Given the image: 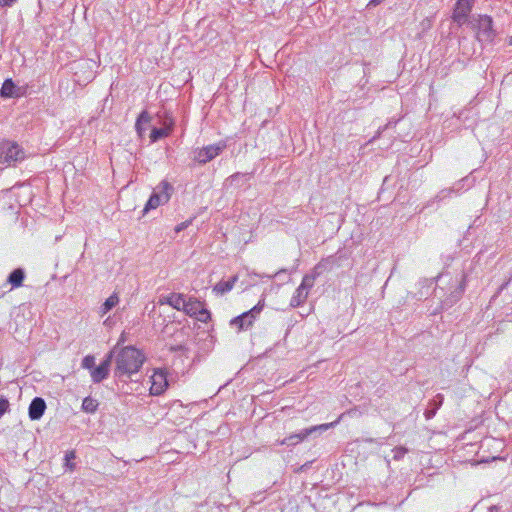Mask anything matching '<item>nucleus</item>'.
Instances as JSON below:
<instances>
[{
	"label": "nucleus",
	"instance_id": "1",
	"mask_svg": "<svg viewBox=\"0 0 512 512\" xmlns=\"http://www.w3.org/2000/svg\"><path fill=\"white\" fill-rule=\"evenodd\" d=\"M113 349H115L113 357H115L114 374L116 377H130L140 370L145 360L140 350L132 346L123 347L120 350H117V347Z\"/></svg>",
	"mask_w": 512,
	"mask_h": 512
},
{
	"label": "nucleus",
	"instance_id": "2",
	"mask_svg": "<svg viewBox=\"0 0 512 512\" xmlns=\"http://www.w3.org/2000/svg\"><path fill=\"white\" fill-rule=\"evenodd\" d=\"M327 269L325 261L319 262L310 274H306L295 294L292 296L290 306L293 308L302 305L308 298L310 289L314 286L315 280Z\"/></svg>",
	"mask_w": 512,
	"mask_h": 512
},
{
	"label": "nucleus",
	"instance_id": "3",
	"mask_svg": "<svg viewBox=\"0 0 512 512\" xmlns=\"http://www.w3.org/2000/svg\"><path fill=\"white\" fill-rule=\"evenodd\" d=\"M471 26L476 32V38L481 43H491L496 32L493 29V21L490 16L478 15L471 20Z\"/></svg>",
	"mask_w": 512,
	"mask_h": 512
},
{
	"label": "nucleus",
	"instance_id": "4",
	"mask_svg": "<svg viewBox=\"0 0 512 512\" xmlns=\"http://www.w3.org/2000/svg\"><path fill=\"white\" fill-rule=\"evenodd\" d=\"M343 416H344V414H341L338 417V419L334 422L312 426L310 428H306V429L302 430L299 433L292 434L289 437H286V438L280 440L278 442V444L279 445H296V444L302 442L303 440H305L309 435H311L312 433H314L316 431H326V430L334 427L335 425H337L340 422V420L343 418Z\"/></svg>",
	"mask_w": 512,
	"mask_h": 512
},
{
	"label": "nucleus",
	"instance_id": "5",
	"mask_svg": "<svg viewBox=\"0 0 512 512\" xmlns=\"http://www.w3.org/2000/svg\"><path fill=\"white\" fill-rule=\"evenodd\" d=\"M25 158L24 151L15 142L3 140L0 142V163L8 164L21 161Z\"/></svg>",
	"mask_w": 512,
	"mask_h": 512
},
{
	"label": "nucleus",
	"instance_id": "6",
	"mask_svg": "<svg viewBox=\"0 0 512 512\" xmlns=\"http://www.w3.org/2000/svg\"><path fill=\"white\" fill-rule=\"evenodd\" d=\"M94 62L92 60H80L74 63V76L78 84H87L94 78Z\"/></svg>",
	"mask_w": 512,
	"mask_h": 512
},
{
	"label": "nucleus",
	"instance_id": "7",
	"mask_svg": "<svg viewBox=\"0 0 512 512\" xmlns=\"http://www.w3.org/2000/svg\"><path fill=\"white\" fill-rule=\"evenodd\" d=\"M225 148L226 143L223 141L208 145L194 152V160L199 164H206L217 157Z\"/></svg>",
	"mask_w": 512,
	"mask_h": 512
},
{
	"label": "nucleus",
	"instance_id": "8",
	"mask_svg": "<svg viewBox=\"0 0 512 512\" xmlns=\"http://www.w3.org/2000/svg\"><path fill=\"white\" fill-rule=\"evenodd\" d=\"M261 301L251 308L249 311L242 313L241 315L233 318L230 322L231 326H236L238 330H244L249 328L256 317L260 314L263 309Z\"/></svg>",
	"mask_w": 512,
	"mask_h": 512
},
{
	"label": "nucleus",
	"instance_id": "9",
	"mask_svg": "<svg viewBox=\"0 0 512 512\" xmlns=\"http://www.w3.org/2000/svg\"><path fill=\"white\" fill-rule=\"evenodd\" d=\"M474 0H457L454 11L453 20L459 25L464 24L472 10Z\"/></svg>",
	"mask_w": 512,
	"mask_h": 512
},
{
	"label": "nucleus",
	"instance_id": "10",
	"mask_svg": "<svg viewBox=\"0 0 512 512\" xmlns=\"http://www.w3.org/2000/svg\"><path fill=\"white\" fill-rule=\"evenodd\" d=\"M115 353L113 349L106 357V359L96 368L91 371V378L94 383H100L102 380L108 377L109 368Z\"/></svg>",
	"mask_w": 512,
	"mask_h": 512
},
{
	"label": "nucleus",
	"instance_id": "11",
	"mask_svg": "<svg viewBox=\"0 0 512 512\" xmlns=\"http://www.w3.org/2000/svg\"><path fill=\"white\" fill-rule=\"evenodd\" d=\"M168 387L166 373L162 370L155 371L151 376L150 393L152 395H161Z\"/></svg>",
	"mask_w": 512,
	"mask_h": 512
},
{
	"label": "nucleus",
	"instance_id": "12",
	"mask_svg": "<svg viewBox=\"0 0 512 512\" xmlns=\"http://www.w3.org/2000/svg\"><path fill=\"white\" fill-rule=\"evenodd\" d=\"M46 410V403L45 401L40 397H35L28 409V414L31 420H38L40 419L44 412Z\"/></svg>",
	"mask_w": 512,
	"mask_h": 512
},
{
	"label": "nucleus",
	"instance_id": "13",
	"mask_svg": "<svg viewBox=\"0 0 512 512\" xmlns=\"http://www.w3.org/2000/svg\"><path fill=\"white\" fill-rule=\"evenodd\" d=\"M237 281H238L237 275H234L227 281H220L213 287V292L216 295H223V294L231 291Z\"/></svg>",
	"mask_w": 512,
	"mask_h": 512
},
{
	"label": "nucleus",
	"instance_id": "14",
	"mask_svg": "<svg viewBox=\"0 0 512 512\" xmlns=\"http://www.w3.org/2000/svg\"><path fill=\"white\" fill-rule=\"evenodd\" d=\"M186 299L182 294L172 293L171 295L165 297V300H160L161 304H168L177 310H183Z\"/></svg>",
	"mask_w": 512,
	"mask_h": 512
},
{
	"label": "nucleus",
	"instance_id": "15",
	"mask_svg": "<svg viewBox=\"0 0 512 512\" xmlns=\"http://www.w3.org/2000/svg\"><path fill=\"white\" fill-rule=\"evenodd\" d=\"M173 188L167 181H162L153 191V194L158 195L162 201L167 203L170 199Z\"/></svg>",
	"mask_w": 512,
	"mask_h": 512
},
{
	"label": "nucleus",
	"instance_id": "16",
	"mask_svg": "<svg viewBox=\"0 0 512 512\" xmlns=\"http://www.w3.org/2000/svg\"><path fill=\"white\" fill-rule=\"evenodd\" d=\"M25 278V272L22 268L13 270L8 276L7 282L11 285V289L22 286Z\"/></svg>",
	"mask_w": 512,
	"mask_h": 512
},
{
	"label": "nucleus",
	"instance_id": "17",
	"mask_svg": "<svg viewBox=\"0 0 512 512\" xmlns=\"http://www.w3.org/2000/svg\"><path fill=\"white\" fill-rule=\"evenodd\" d=\"M172 125L173 121L170 119L168 123L165 122V126L163 128H154L150 134L152 142H156L157 140L168 136L172 130Z\"/></svg>",
	"mask_w": 512,
	"mask_h": 512
},
{
	"label": "nucleus",
	"instance_id": "18",
	"mask_svg": "<svg viewBox=\"0 0 512 512\" xmlns=\"http://www.w3.org/2000/svg\"><path fill=\"white\" fill-rule=\"evenodd\" d=\"M119 303V296L116 292L110 295L99 308V315L103 317Z\"/></svg>",
	"mask_w": 512,
	"mask_h": 512
},
{
	"label": "nucleus",
	"instance_id": "19",
	"mask_svg": "<svg viewBox=\"0 0 512 512\" xmlns=\"http://www.w3.org/2000/svg\"><path fill=\"white\" fill-rule=\"evenodd\" d=\"M202 303L196 299H189L186 300L183 311L191 316L194 317V315H198V312L202 309Z\"/></svg>",
	"mask_w": 512,
	"mask_h": 512
},
{
	"label": "nucleus",
	"instance_id": "20",
	"mask_svg": "<svg viewBox=\"0 0 512 512\" xmlns=\"http://www.w3.org/2000/svg\"><path fill=\"white\" fill-rule=\"evenodd\" d=\"M14 89H15V85H14L13 81L11 79H7L4 81V83L1 87L0 95L2 97H13L15 94Z\"/></svg>",
	"mask_w": 512,
	"mask_h": 512
},
{
	"label": "nucleus",
	"instance_id": "21",
	"mask_svg": "<svg viewBox=\"0 0 512 512\" xmlns=\"http://www.w3.org/2000/svg\"><path fill=\"white\" fill-rule=\"evenodd\" d=\"M151 120V117L149 116V114L146 112V111H143L138 119H137V122H136V130L138 132V134L141 136L144 131H145V128L142 126V124H148Z\"/></svg>",
	"mask_w": 512,
	"mask_h": 512
},
{
	"label": "nucleus",
	"instance_id": "22",
	"mask_svg": "<svg viewBox=\"0 0 512 512\" xmlns=\"http://www.w3.org/2000/svg\"><path fill=\"white\" fill-rule=\"evenodd\" d=\"M98 405L99 403L96 399H93L92 397H86L82 402V409L87 413H94L97 410Z\"/></svg>",
	"mask_w": 512,
	"mask_h": 512
},
{
	"label": "nucleus",
	"instance_id": "23",
	"mask_svg": "<svg viewBox=\"0 0 512 512\" xmlns=\"http://www.w3.org/2000/svg\"><path fill=\"white\" fill-rule=\"evenodd\" d=\"M165 202L161 200V198L156 195V194H153L150 196L145 208H144V213L149 211L150 209H156L158 206H160L161 204H164Z\"/></svg>",
	"mask_w": 512,
	"mask_h": 512
},
{
	"label": "nucleus",
	"instance_id": "24",
	"mask_svg": "<svg viewBox=\"0 0 512 512\" xmlns=\"http://www.w3.org/2000/svg\"><path fill=\"white\" fill-rule=\"evenodd\" d=\"M75 458H76V453L74 450L66 452L65 458H64V460H65L64 466L66 468H68L70 471H73L76 467L75 462H73V460Z\"/></svg>",
	"mask_w": 512,
	"mask_h": 512
},
{
	"label": "nucleus",
	"instance_id": "25",
	"mask_svg": "<svg viewBox=\"0 0 512 512\" xmlns=\"http://www.w3.org/2000/svg\"><path fill=\"white\" fill-rule=\"evenodd\" d=\"M408 452V449L405 448V447H396L393 449V459L396 460V461H399L401 460L405 454Z\"/></svg>",
	"mask_w": 512,
	"mask_h": 512
},
{
	"label": "nucleus",
	"instance_id": "26",
	"mask_svg": "<svg viewBox=\"0 0 512 512\" xmlns=\"http://www.w3.org/2000/svg\"><path fill=\"white\" fill-rule=\"evenodd\" d=\"M95 363V359L91 355H87L82 360V367L85 369H92Z\"/></svg>",
	"mask_w": 512,
	"mask_h": 512
},
{
	"label": "nucleus",
	"instance_id": "27",
	"mask_svg": "<svg viewBox=\"0 0 512 512\" xmlns=\"http://www.w3.org/2000/svg\"><path fill=\"white\" fill-rule=\"evenodd\" d=\"M194 317L201 321L206 322L210 318L209 312L202 306V309L200 312H198V315H194Z\"/></svg>",
	"mask_w": 512,
	"mask_h": 512
},
{
	"label": "nucleus",
	"instance_id": "28",
	"mask_svg": "<svg viewBox=\"0 0 512 512\" xmlns=\"http://www.w3.org/2000/svg\"><path fill=\"white\" fill-rule=\"evenodd\" d=\"M9 408V402L5 398H0V417L6 413Z\"/></svg>",
	"mask_w": 512,
	"mask_h": 512
},
{
	"label": "nucleus",
	"instance_id": "29",
	"mask_svg": "<svg viewBox=\"0 0 512 512\" xmlns=\"http://www.w3.org/2000/svg\"><path fill=\"white\" fill-rule=\"evenodd\" d=\"M443 403V396L441 394L436 395L433 399L432 404L434 405V409H438Z\"/></svg>",
	"mask_w": 512,
	"mask_h": 512
},
{
	"label": "nucleus",
	"instance_id": "30",
	"mask_svg": "<svg viewBox=\"0 0 512 512\" xmlns=\"http://www.w3.org/2000/svg\"><path fill=\"white\" fill-rule=\"evenodd\" d=\"M190 224H191V220H189V221H184V222H182V223L178 224V225L175 227V232H177V233H178V232H180V231H182V230L186 229Z\"/></svg>",
	"mask_w": 512,
	"mask_h": 512
},
{
	"label": "nucleus",
	"instance_id": "31",
	"mask_svg": "<svg viewBox=\"0 0 512 512\" xmlns=\"http://www.w3.org/2000/svg\"><path fill=\"white\" fill-rule=\"evenodd\" d=\"M16 0H0V5L3 7H10L15 3Z\"/></svg>",
	"mask_w": 512,
	"mask_h": 512
},
{
	"label": "nucleus",
	"instance_id": "32",
	"mask_svg": "<svg viewBox=\"0 0 512 512\" xmlns=\"http://www.w3.org/2000/svg\"><path fill=\"white\" fill-rule=\"evenodd\" d=\"M436 413V409H433V410H428L425 412V416L426 418L430 419L431 417H433Z\"/></svg>",
	"mask_w": 512,
	"mask_h": 512
},
{
	"label": "nucleus",
	"instance_id": "33",
	"mask_svg": "<svg viewBox=\"0 0 512 512\" xmlns=\"http://www.w3.org/2000/svg\"><path fill=\"white\" fill-rule=\"evenodd\" d=\"M383 0H371V4L373 5H378L382 2Z\"/></svg>",
	"mask_w": 512,
	"mask_h": 512
},
{
	"label": "nucleus",
	"instance_id": "34",
	"mask_svg": "<svg viewBox=\"0 0 512 512\" xmlns=\"http://www.w3.org/2000/svg\"><path fill=\"white\" fill-rule=\"evenodd\" d=\"M509 44L512 45V36L509 38Z\"/></svg>",
	"mask_w": 512,
	"mask_h": 512
},
{
	"label": "nucleus",
	"instance_id": "35",
	"mask_svg": "<svg viewBox=\"0 0 512 512\" xmlns=\"http://www.w3.org/2000/svg\"><path fill=\"white\" fill-rule=\"evenodd\" d=\"M4 291H0V297L4 295Z\"/></svg>",
	"mask_w": 512,
	"mask_h": 512
},
{
	"label": "nucleus",
	"instance_id": "36",
	"mask_svg": "<svg viewBox=\"0 0 512 512\" xmlns=\"http://www.w3.org/2000/svg\"><path fill=\"white\" fill-rule=\"evenodd\" d=\"M510 280H512V274H511V276H510V278H509V281H510Z\"/></svg>",
	"mask_w": 512,
	"mask_h": 512
}]
</instances>
